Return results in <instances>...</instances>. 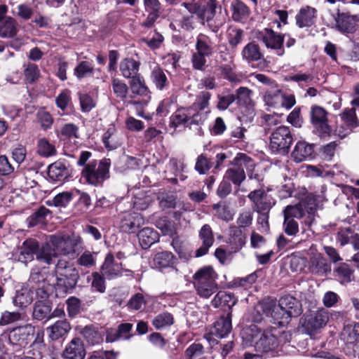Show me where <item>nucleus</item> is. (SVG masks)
Wrapping results in <instances>:
<instances>
[{"instance_id":"nucleus-1","label":"nucleus","mask_w":359,"mask_h":359,"mask_svg":"<svg viewBox=\"0 0 359 359\" xmlns=\"http://www.w3.org/2000/svg\"><path fill=\"white\" fill-rule=\"evenodd\" d=\"M255 309L258 313L262 311L266 316H271L275 323L282 326L302 313L301 302L292 296L281 297L278 304L272 301L263 302L257 305Z\"/></svg>"},{"instance_id":"nucleus-2","label":"nucleus","mask_w":359,"mask_h":359,"mask_svg":"<svg viewBox=\"0 0 359 359\" xmlns=\"http://www.w3.org/2000/svg\"><path fill=\"white\" fill-rule=\"evenodd\" d=\"M80 243V237L76 235H51L49 243L41 246L36 255V259L51 264L54 263L58 255L74 257L76 255V248Z\"/></svg>"},{"instance_id":"nucleus-3","label":"nucleus","mask_w":359,"mask_h":359,"mask_svg":"<svg viewBox=\"0 0 359 359\" xmlns=\"http://www.w3.org/2000/svg\"><path fill=\"white\" fill-rule=\"evenodd\" d=\"M242 338L246 345L250 344L259 353L273 351L278 347L279 343L272 330L262 332L254 325L243 330Z\"/></svg>"},{"instance_id":"nucleus-4","label":"nucleus","mask_w":359,"mask_h":359,"mask_svg":"<svg viewBox=\"0 0 359 359\" xmlns=\"http://www.w3.org/2000/svg\"><path fill=\"white\" fill-rule=\"evenodd\" d=\"M193 278L196 291L201 297L208 299L217 291V275L212 266L200 269L195 273Z\"/></svg>"},{"instance_id":"nucleus-5","label":"nucleus","mask_w":359,"mask_h":359,"mask_svg":"<svg viewBox=\"0 0 359 359\" xmlns=\"http://www.w3.org/2000/svg\"><path fill=\"white\" fill-rule=\"evenodd\" d=\"M329 319L328 311L320 309L306 313L300 319V325L305 333L312 336L320 332L326 326Z\"/></svg>"},{"instance_id":"nucleus-6","label":"nucleus","mask_w":359,"mask_h":359,"mask_svg":"<svg viewBox=\"0 0 359 359\" xmlns=\"http://www.w3.org/2000/svg\"><path fill=\"white\" fill-rule=\"evenodd\" d=\"M109 159H102L98 165L95 161H91L82 170V176L90 184H100L109 177Z\"/></svg>"},{"instance_id":"nucleus-7","label":"nucleus","mask_w":359,"mask_h":359,"mask_svg":"<svg viewBox=\"0 0 359 359\" xmlns=\"http://www.w3.org/2000/svg\"><path fill=\"white\" fill-rule=\"evenodd\" d=\"M57 283L65 290L73 289L79 280V275L73 264L64 259H60L55 266Z\"/></svg>"},{"instance_id":"nucleus-8","label":"nucleus","mask_w":359,"mask_h":359,"mask_svg":"<svg viewBox=\"0 0 359 359\" xmlns=\"http://www.w3.org/2000/svg\"><path fill=\"white\" fill-rule=\"evenodd\" d=\"M206 114L194 111V108L182 107L176 110L171 116L170 126L176 128L180 125L191 126L199 125L204 122Z\"/></svg>"},{"instance_id":"nucleus-9","label":"nucleus","mask_w":359,"mask_h":359,"mask_svg":"<svg viewBox=\"0 0 359 359\" xmlns=\"http://www.w3.org/2000/svg\"><path fill=\"white\" fill-rule=\"evenodd\" d=\"M292 141L289 127L279 126L271 134L269 148L273 152L287 154Z\"/></svg>"},{"instance_id":"nucleus-10","label":"nucleus","mask_w":359,"mask_h":359,"mask_svg":"<svg viewBox=\"0 0 359 359\" xmlns=\"http://www.w3.org/2000/svg\"><path fill=\"white\" fill-rule=\"evenodd\" d=\"M259 39L267 48L276 50L278 56L284 55L283 41L285 36L275 32L270 28H265L260 32Z\"/></svg>"},{"instance_id":"nucleus-11","label":"nucleus","mask_w":359,"mask_h":359,"mask_svg":"<svg viewBox=\"0 0 359 359\" xmlns=\"http://www.w3.org/2000/svg\"><path fill=\"white\" fill-rule=\"evenodd\" d=\"M34 329L30 325L19 327L10 332L8 340L13 346V351H20L28 343V338Z\"/></svg>"},{"instance_id":"nucleus-12","label":"nucleus","mask_w":359,"mask_h":359,"mask_svg":"<svg viewBox=\"0 0 359 359\" xmlns=\"http://www.w3.org/2000/svg\"><path fill=\"white\" fill-rule=\"evenodd\" d=\"M311 122L320 134L330 133V127L327 123V111L321 107L313 106L311 110Z\"/></svg>"},{"instance_id":"nucleus-13","label":"nucleus","mask_w":359,"mask_h":359,"mask_svg":"<svg viewBox=\"0 0 359 359\" xmlns=\"http://www.w3.org/2000/svg\"><path fill=\"white\" fill-rule=\"evenodd\" d=\"M39 251L38 242L34 239H29L23 242L15 259L19 262L27 264L33 260L34 255H36Z\"/></svg>"},{"instance_id":"nucleus-14","label":"nucleus","mask_w":359,"mask_h":359,"mask_svg":"<svg viewBox=\"0 0 359 359\" xmlns=\"http://www.w3.org/2000/svg\"><path fill=\"white\" fill-rule=\"evenodd\" d=\"M144 223L143 217L137 212L126 213L121 221V229L127 233H134Z\"/></svg>"},{"instance_id":"nucleus-15","label":"nucleus","mask_w":359,"mask_h":359,"mask_svg":"<svg viewBox=\"0 0 359 359\" xmlns=\"http://www.w3.org/2000/svg\"><path fill=\"white\" fill-rule=\"evenodd\" d=\"M232 330L231 313H228L226 316H221L217 320L211 329V334L219 338L228 336Z\"/></svg>"},{"instance_id":"nucleus-16","label":"nucleus","mask_w":359,"mask_h":359,"mask_svg":"<svg viewBox=\"0 0 359 359\" xmlns=\"http://www.w3.org/2000/svg\"><path fill=\"white\" fill-rule=\"evenodd\" d=\"M85 355L84 345L79 338H74L63 352L65 359H84Z\"/></svg>"},{"instance_id":"nucleus-17","label":"nucleus","mask_w":359,"mask_h":359,"mask_svg":"<svg viewBox=\"0 0 359 359\" xmlns=\"http://www.w3.org/2000/svg\"><path fill=\"white\" fill-rule=\"evenodd\" d=\"M199 238L202 241V245L196 251V257H198L207 254L214 242L212 231L208 224L202 226L199 231Z\"/></svg>"},{"instance_id":"nucleus-18","label":"nucleus","mask_w":359,"mask_h":359,"mask_svg":"<svg viewBox=\"0 0 359 359\" xmlns=\"http://www.w3.org/2000/svg\"><path fill=\"white\" fill-rule=\"evenodd\" d=\"M248 197L253 203L254 208L259 212L266 211L271 207L267 195L263 189L254 190Z\"/></svg>"},{"instance_id":"nucleus-19","label":"nucleus","mask_w":359,"mask_h":359,"mask_svg":"<svg viewBox=\"0 0 359 359\" xmlns=\"http://www.w3.org/2000/svg\"><path fill=\"white\" fill-rule=\"evenodd\" d=\"M316 9L306 6L302 7L296 15V22L299 27H310L314 23L316 17Z\"/></svg>"},{"instance_id":"nucleus-20","label":"nucleus","mask_w":359,"mask_h":359,"mask_svg":"<svg viewBox=\"0 0 359 359\" xmlns=\"http://www.w3.org/2000/svg\"><path fill=\"white\" fill-rule=\"evenodd\" d=\"M195 47L196 51L211 56L215 51L216 44L210 36L200 34L196 37Z\"/></svg>"},{"instance_id":"nucleus-21","label":"nucleus","mask_w":359,"mask_h":359,"mask_svg":"<svg viewBox=\"0 0 359 359\" xmlns=\"http://www.w3.org/2000/svg\"><path fill=\"white\" fill-rule=\"evenodd\" d=\"M48 175L54 181H62L69 175V171L64 162L57 161L48 166Z\"/></svg>"},{"instance_id":"nucleus-22","label":"nucleus","mask_w":359,"mask_h":359,"mask_svg":"<svg viewBox=\"0 0 359 359\" xmlns=\"http://www.w3.org/2000/svg\"><path fill=\"white\" fill-rule=\"evenodd\" d=\"M340 116L343 123L348 128L346 132H339V135L344 137L350 133L353 128H355L359 126V121L356 116L355 108L344 109L343 112L340 114Z\"/></svg>"},{"instance_id":"nucleus-23","label":"nucleus","mask_w":359,"mask_h":359,"mask_svg":"<svg viewBox=\"0 0 359 359\" xmlns=\"http://www.w3.org/2000/svg\"><path fill=\"white\" fill-rule=\"evenodd\" d=\"M140 63L133 58H125L119 65L120 72L123 77L133 79L140 75L138 73Z\"/></svg>"},{"instance_id":"nucleus-24","label":"nucleus","mask_w":359,"mask_h":359,"mask_svg":"<svg viewBox=\"0 0 359 359\" xmlns=\"http://www.w3.org/2000/svg\"><path fill=\"white\" fill-rule=\"evenodd\" d=\"M71 330L70 324L66 320H57L47 328L49 337L57 340L65 336Z\"/></svg>"},{"instance_id":"nucleus-25","label":"nucleus","mask_w":359,"mask_h":359,"mask_svg":"<svg viewBox=\"0 0 359 359\" xmlns=\"http://www.w3.org/2000/svg\"><path fill=\"white\" fill-rule=\"evenodd\" d=\"M313 152V147L304 142H298L292 153L294 161L300 163L311 158Z\"/></svg>"},{"instance_id":"nucleus-26","label":"nucleus","mask_w":359,"mask_h":359,"mask_svg":"<svg viewBox=\"0 0 359 359\" xmlns=\"http://www.w3.org/2000/svg\"><path fill=\"white\" fill-rule=\"evenodd\" d=\"M245 240L246 237L240 228H232L227 241L231 248V251L236 252L240 250L245 244Z\"/></svg>"},{"instance_id":"nucleus-27","label":"nucleus","mask_w":359,"mask_h":359,"mask_svg":"<svg viewBox=\"0 0 359 359\" xmlns=\"http://www.w3.org/2000/svg\"><path fill=\"white\" fill-rule=\"evenodd\" d=\"M283 100V94L281 90L278 87L277 84L276 86H273L272 88H268L266 90L264 100L268 106L278 108L280 107Z\"/></svg>"},{"instance_id":"nucleus-28","label":"nucleus","mask_w":359,"mask_h":359,"mask_svg":"<svg viewBox=\"0 0 359 359\" xmlns=\"http://www.w3.org/2000/svg\"><path fill=\"white\" fill-rule=\"evenodd\" d=\"M312 273L324 276L331 271V266L322 255H317L310 262Z\"/></svg>"},{"instance_id":"nucleus-29","label":"nucleus","mask_w":359,"mask_h":359,"mask_svg":"<svg viewBox=\"0 0 359 359\" xmlns=\"http://www.w3.org/2000/svg\"><path fill=\"white\" fill-rule=\"evenodd\" d=\"M243 60L248 62H255L263 58L259 46L255 42H250L246 44L241 51Z\"/></svg>"},{"instance_id":"nucleus-30","label":"nucleus","mask_w":359,"mask_h":359,"mask_svg":"<svg viewBox=\"0 0 359 359\" xmlns=\"http://www.w3.org/2000/svg\"><path fill=\"white\" fill-rule=\"evenodd\" d=\"M102 269L103 273L110 278L122 275L121 265L115 262L114 257L111 253L107 255Z\"/></svg>"},{"instance_id":"nucleus-31","label":"nucleus","mask_w":359,"mask_h":359,"mask_svg":"<svg viewBox=\"0 0 359 359\" xmlns=\"http://www.w3.org/2000/svg\"><path fill=\"white\" fill-rule=\"evenodd\" d=\"M142 248L147 249L158 240V233L151 228H144L137 234Z\"/></svg>"},{"instance_id":"nucleus-32","label":"nucleus","mask_w":359,"mask_h":359,"mask_svg":"<svg viewBox=\"0 0 359 359\" xmlns=\"http://www.w3.org/2000/svg\"><path fill=\"white\" fill-rule=\"evenodd\" d=\"M334 273L341 284H347L354 280V269L346 263H341L334 268Z\"/></svg>"},{"instance_id":"nucleus-33","label":"nucleus","mask_w":359,"mask_h":359,"mask_svg":"<svg viewBox=\"0 0 359 359\" xmlns=\"http://www.w3.org/2000/svg\"><path fill=\"white\" fill-rule=\"evenodd\" d=\"M211 303L215 308L226 306L231 309L236 304V299L230 293L220 291L215 296Z\"/></svg>"},{"instance_id":"nucleus-34","label":"nucleus","mask_w":359,"mask_h":359,"mask_svg":"<svg viewBox=\"0 0 359 359\" xmlns=\"http://www.w3.org/2000/svg\"><path fill=\"white\" fill-rule=\"evenodd\" d=\"M230 8L234 21L241 22L247 18L249 15L248 7L241 0H233Z\"/></svg>"},{"instance_id":"nucleus-35","label":"nucleus","mask_w":359,"mask_h":359,"mask_svg":"<svg viewBox=\"0 0 359 359\" xmlns=\"http://www.w3.org/2000/svg\"><path fill=\"white\" fill-rule=\"evenodd\" d=\"M232 165H235L236 168H243L244 171L245 169L247 170L250 179L252 178L251 172L255 168V163L254 161L245 154H238L233 158Z\"/></svg>"},{"instance_id":"nucleus-36","label":"nucleus","mask_w":359,"mask_h":359,"mask_svg":"<svg viewBox=\"0 0 359 359\" xmlns=\"http://www.w3.org/2000/svg\"><path fill=\"white\" fill-rule=\"evenodd\" d=\"M81 334L90 345L99 344L102 342V334L93 326L87 325L81 330Z\"/></svg>"},{"instance_id":"nucleus-37","label":"nucleus","mask_w":359,"mask_h":359,"mask_svg":"<svg viewBox=\"0 0 359 359\" xmlns=\"http://www.w3.org/2000/svg\"><path fill=\"white\" fill-rule=\"evenodd\" d=\"M175 262L174 255L170 252H161L156 254L154 258V264L159 269L172 267Z\"/></svg>"},{"instance_id":"nucleus-38","label":"nucleus","mask_w":359,"mask_h":359,"mask_svg":"<svg viewBox=\"0 0 359 359\" xmlns=\"http://www.w3.org/2000/svg\"><path fill=\"white\" fill-rule=\"evenodd\" d=\"M130 87L133 93L149 97V90L140 74L131 79Z\"/></svg>"},{"instance_id":"nucleus-39","label":"nucleus","mask_w":359,"mask_h":359,"mask_svg":"<svg viewBox=\"0 0 359 359\" xmlns=\"http://www.w3.org/2000/svg\"><path fill=\"white\" fill-rule=\"evenodd\" d=\"M224 177L225 180L232 182L237 187H239L246 177L243 168H236L235 165L229 168Z\"/></svg>"},{"instance_id":"nucleus-40","label":"nucleus","mask_w":359,"mask_h":359,"mask_svg":"<svg viewBox=\"0 0 359 359\" xmlns=\"http://www.w3.org/2000/svg\"><path fill=\"white\" fill-rule=\"evenodd\" d=\"M16 34L15 21L11 17H7L0 21V36L3 38L13 37Z\"/></svg>"},{"instance_id":"nucleus-41","label":"nucleus","mask_w":359,"mask_h":359,"mask_svg":"<svg viewBox=\"0 0 359 359\" xmlns=\"http://www.w3.org/2000/svg\"><path fill=\"white\" fill-rule=\"evenodd\" d=\"M37 153L43 157L48 158L55 156L57 150L55 145L47 139L41 138L37 142Z\"/></svg>"},{"instance_id":"nucleus-42","label":"nucleus","mask_w":359,"mask_h":359,"mask_svg":"<svg viewBox=\"0 0 359 359\" xmlns=\"http://www.w3.org/2000/svg\"><path fill=\"white\" fill-rule=\"evenodd\" d=\"M43 334L38 332L36 339L32 344L30 351L27 356H31L32 359H42L43 353L45 351L46 346L42 340Z\"/></svg>"},{"instance_id":"nucleus-43","label":"nucleus","mask_w":359,"mask_h":359,"mask_svg":"<svg viewBox=\"0 0 359 359\" xmlns=\"http://www.w3.org/2000/svg\"><path fill=\"white\" fill-rule=\"evenodd\" d=\"M76 194H79V190L72 189L69 191H64L57 194L53 199L52 203L56 207H66L72 201Z\"/></svg>"},{"instance_id":"nucleus-44","label":"nucleus","mask_w":359,"mask_h":359,"mask_svg":"<svg viewBox=\"0 0 359 359\" xmlns=\"http://www.w3.org/2000/svg\"><path fill=\"white\" fill-rule=\"evenodd\" d=\"M153 83L158 90H163L168 86L167 76L163 69L159 67H155L151 74Z\"/></svg>"},{"instance_id":"nucleus-45","label":"nucleus","mask_w":359,"mask_h":359,"mask_svg":"<svg viewBox=\"0 0 359 359\" xmlns=\"http://www.w3.org/2000/svg\"><path fill=\"white\" fill-rule=\"evenodd\" d=\"M51 308L48 303L38 301L35 303L34 310H33V316L35 319L41 320L46 318H50Z\"/></svg>"},{"instance_id":"nucleus-46","label":"nucleus","mask_w":359,"mask_h":359,"mask_svg":"<svg viewBox=\"0 0 359 359\" xmlns=\"http://www.w3.org/2000/svg\"><path fill=\"white\" fill-rule=\"evenodd\" d=\"M217 68L224 79H227L231 82H235L237 81V76L235 72L236 65L234 61L229 63L221 64L217 66Z\"/></svg>"},{"instance_id":"nucleus-47","label":"nucleus","mask_w":359,"mask_h":359,"mask_svg":"<svg viewBox=\"0 0 359 359\" xmlns=\"http://www.w3.org/2000/svg\"><path fill=\"white\" fill-rule=\"evenodd\" d=\"M174 323L172 314L168 312H163L157 315L153 320L152 324L157 329L160 330L172 325Z\"/></svg>"},{"instance_id":"nucleus-48","label":"nucleus","mask_w":359,"mask_h":359,"mask_svg":"<svg viewBox=\"0 0 359 359\" xmlns=\"http://www.w3.org/2000/svg\"><path fill=\"white\" fill-rule=\"evenodd\" d=\"M25 79L29 83L36 82L40 76V70L38 66L34 63L24 64Z\"/></svg>"},{"instance_id":"nucleus-49","label":"nucleus","mask_w":359,"mask_h":359,"mask_svg":"<svg viewBox=\"0 0 359 359\" xmlns=\"http://www.w3.org/2000/svg\"><path fill=\"white\" fill-rule=\"evenodd\" d=\"M335 26L341 32H348L351 29V21L350 18L345 13H340L339 11L334 15Z\"/></svg>"},{"instance_id":"nucleus-50","label":"nucleus","mask_w":359,"mask_h":359,"mask_svg":"<svg viewBox=\"0 0 359 359\" xmlns=\"http://www.w3.org/2000/svg\"><path fill=\"white\" fill-rule=\"evenodd\" d=\"M210 97L211 94L209 92H201L190 108H194V111L202 112L201 111L205 109L208 107Z\"/></svg>"},{"instance_id":"nucleus-51","label":"nucleus","mask_w":359,"mask_h":359,"mask_svg":"<svg viewBox=\"0 0 359 359\" xmlns=\"http://www.w3.org/2000/svg\"><path fill=\"white\" fill-rule=\"evenodd\" d=\"M96 255L95 252L86 250L78 257L76 264L85 268H92L95 266Z\"/></svg>"},{"instance_id":"nucleus-52","label":"nucleus","mask_w":359,"mask_h":359,"mask_svg":"<svg viewBox=\"0 0 359 359\" xmlns=\"http://www.w3.org/2000/svg\"><path fill=\"white\" fill-rule=\"evenodd\" d=\"M355 231L350 227H340L336 235L337 241L341 246H344L351 243Z\"/></svg>"},{"instance_id":"nucleus-53","label":"nucleus","mask_w":359,"mask_h":359,"mask_svg":"<svg viewBox=\"0 0 359 359\" xmlns=\"http://www.w3.org/2000/svg\"><path fill=\"white\" fill-rule=\"evenodd\" d=\"M93 72V66L90 62L81 61L74 69V75L79 79L85 78Z\"/></svg>"},{"instance_id":"nucleus-54","label":"nucleus","mask_w":359,"mask_h":359,"mask_svg":"<svg viewBox=\"0 0 359 359\" xmlns=\"http://www.w3.org/2000/svg\"><path fill=\"white\" fill-rule=\"evenodd\" d=\"M32 302V297L27 289L17 291L16 294L13 299L15 305L25 307Z\"/></svg>"},{"instance_id":"nucleus-55","label":"nucleus","mask_w":359,"mask_h":359,"mask_svg":"<svg viewBox=\"0 0 359 359\" xmlns=\"http://www.w3.org/2000/svg\"><path fill=\"white\" fill-rule=\"evenodd\" d=\"M304 215V211L303 209V204L299 203L296 205L291 206L288 205L284 210V217L289 219H300Z\"/></svg>"},{"instance_id":"nucleus-56","label":"nucleus","mask_w":359,"mask_h":359,"mask_svg":"<svg viewBox=\"0 0 359 359\" xmlns=\"http://www.w3.org/2000/svg\"><path fill=\"white\" fill-rule=\"evenodd\" d=\"M36 118L38 122L40 123L41 127L46 130L51 128L53 118L50 114L44 109H40L36 114Z\"/></svg>"},{"instance_id":"nucleus-57","label":"nucleus","mask_w":359,"mask_h":359,"mask_svg":"<svg viewBox=\"0 0 359 359\" xmlns=\"http://www.w3.org/2000/svg\"><path fill=\"white\" fill-rule=\"evenodd\" d=\"M212 167L210 161L203 154L198 156L195 165L196 170L201 175L207 173Z\"/></svg>"},{"instance_id":"nucleus-58","label":"nucleus","mask_w":359,"mask_h":359,"mask_svg":"<svg viewBox=\"0 0 359 359\" xmlns=\"http://www.w3.org/2000/svg\"><path fill=\"white\" fill-rule=\"evenodd\" d=\"M48 213L49 210L46 208L41 207L29 217V225L33 226L43 222L45 217Z\"/></svg>"},{"instance_id":"nucleus-59","label":"nucleus","mask_w":359,"mask_h":359,"mask_svg":"<svg viewBox=\"0 0 359 359\" xmlns=\"http://www.w3.org/2000/svg\"><path fill=\"white\" fill-rule=\"evenodd\" d=\"M112 88L115 95L121 98H125L128 94V86L118 79H113Z\"/></svg>"},{"instance_id":"nucleus-60","label":"nucleus","mask_w":359,"mask_h":359,"mask_svg":"<svg viewBox=\"0 0 359 359\" xmlns=\"http://www.w3.org/2000/svg\"><path fill=\"white\" fill-rule=\"evenodd\" d=\"M160 207L163 209L174 208L176 205V197L173 194H161L158 196Z\"/></svg>"},{"instance_id":"nucleus-61","label":"nucleus","mask_w":359,"mask_h":359,"mask_svg":"<svg viewBox=\"0 0 359 359\" xmlns=\"http://www.w3.org/2000/svg\"><path fill=\"white\" fill-rule=\"evenodd\" d=\"M79 97L83 112H89L95 107V102L91 96L86 93H79Z\"/></svg>"},{"instance_id":"nucleus-62","label":"nucleus","mask_w":359,"mask_h":359,"mask_svg":"<svg viewBox=\"0 0 359 359\" xmlns=\"http://www.w3.org/2000/svg\"><path fill=\"white\" fill-rule=\"evenodd\" d=\"M61 135L67 139L79 137V128L73 123H66L61 128Z\"/></svg>"},{"instance_id":"nucleus-63","label":"nucleus","mask_w":359,"mask_h":359,"mask_svg":"<svg viewBox=\"0 0 359 359\" xmlns=\"http://www.w3.org/2000/svg\"><path fill=\"white\" fill-rule=\"evenodd\" d=\"M243 36V31L241 29L232 28L228 31V41L232 47L239 44Z\"/></svg>"},{"instance_id":"nucleus-64","label":"nucleus","mask_w":359,"mask_h":359,"mask_svg":"<svg viewBox=\"0 0 359 359\" xmlns=\"http://www.w3.org/2000/svg\"><path fill=\"white\" fill-rule=\"evenodd\" d=\"M206 57L205 54L196 51L192 55L191 62L194 69L203 71L206 67Z\"/></svg>"}]
</instances>
